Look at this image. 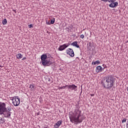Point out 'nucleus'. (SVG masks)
<instances>
[{"label":"nucleus","mask_w":128,"mask_h":128,"mask_svg":"<svg viewBox=\"0 0 128 128\" xmlns=\"http://www.w3.org/2000/svg\"><path fill=\"white\" fill-rule=\"evenodd\" d=\"M54 22H56V20H55L54 18H53L51 20V21H50V24H54Z\"/></svg>","instance_id":"obj_18"},{"label":"nucleus","mask_w":128,"mask_h":128,"mask_svg":"<svg viewBox=\"0 0 128 128\" xmlns=\"http://www.w3.org/2000/svg\"><path fill=\"white\" fill-rule=\"evenodd\" d=\"M92 96H94V94H91Z\"/></svg>","instance_id":"obj_29"},{"label":"nucleus","mask_w":128,"mask_h":128,"mask_svg":"<svg viewBox=\"0 0 128 128\" xmlns=\"http://www.w3.org/2000/svg\"><path fill=\"white\" fill-rule=\"evenodd\" d=\"M0 120L2 121V122H0L1 124H4V121L2 118H1Z\"/></svg>","instance_id":"obj_24"},{"label":"nucleus","mask_w":128,"mask_h":128,"mask_svg":"<svg viewBox=\"0 0 128 128\" xmlns=\"http://www.w3.org/2000/svg\"><path fill=\"white\" fill-rule=\"evenodd\" d=\"M46 24H48L49 26H50L51 24H50V21H48H48L46 20Z\"/></svg>","instance_id":"obj_22"},{"label":"nucleus","mask_w":128,"mask_h":128,"mask_svg":"<svg viewBox=\"0 0 128 128\" xmlns=\"http://www.w3.org/2000/svg\"><path fill=\"white\" fill-rule=\"evenodd\" d=\"M28 26L29 28H32V24H30L28 25Z\"/></svg>","instance_id":"obj_23"},{"label":"nucleus","mask_w":128,"mask_h":128,"mask_svg":"<svg viewBox=\"0 0 128 128\" xmlns=\"http://www.w3.org/2000/svg\"><path fill=\"white\" fill-rule=\"evenodd\" d=\"M100 64V60H97L95 62H92V64Z\"/></svg>","instance_id":"obj_14"},{"label":"nucleus","mask_w":128,"mask_h":128,"mask_svg":"<svg viewBox=\"0 0 128 128\" xmlns=\"http://www.w3.org/2000/svg\"><path fill=\"white\" fill-rule=\"evenodd\" d=\"M128 126V120L127 122H126V126Z\"/></svg>","instance_id":"obj_28"},{"label":"nucleus","mask_w":128,"mask_h":128,"mask_svg":"<svg viewBox=\"0 0 128 128\" xmlns=\"http://www.w3.org/2000/svg\"><path fill=\"white\" fill-rule=\"evenodd\" d=\"M126 122V118H124L122 120V124H124V122Z\"/></svg>","instance_id":"obj_21"},{"label":"nucleus","mask_w":128,"mask_h":128,"mask_svg":"<svg viewBox=\"0 0 128 128\" xmlns=\"http://www.w3.org/2000/svg\"><path fill=\"white\" fill-rule=\"evenodd\" d=\"M30 88L31 90H34L36 89V87L34 86V84H31L30 86Z\"/></svg>","instance_id":"obj_16"},{"label":"nucleus","mask_w":128,"mask_h":128,"mask_svg":"<svg viewBox=\"0 0 128 128\" xmlns=\"http://www.w3.org/2000/svg\"><path fill=\"white\" fill-rule=\"evenodd\" d=\"M116 0H107V2H116Z\"/></svg>","instance_id":"obj_19"},{"label":"nucleus","mask_w":128,"mask_h":128,"mask_svg":"<svg viewBox=\"0 0 128 128\" xmlns=\"http://www.w3.org/2000/svg\"><path fill=\"white\" fill-rule=\"evenodd\" d=\"M12 112V108H7L2 113V114H4V118H10L12 114V112Z\"/></svg>","instance_id":"obj_5"},{"label":"nucleus","mask_w":128,"mask_h":128,"mask_svg":"<svg viewBox=\"0 0 128 128\" xmlns=\"http://www.w3.org/2000/svg\"><path fill=\"white\" fill-rule=\"evenodd\" d=\"M16 58H18V60H20V58H22V54L19 53L16 55Z\"/></svg>","instance_id":"obj_15"},{"label":"nucleus","mask_w":128,"mask_h":128,"mask_svg":"<svg viewBox=\"0 0 128 128\" xmlns=\"http://www.w3.org/2000/svg\"><path fill=\"white\" fill-rule=\"evenodd\" d=\"M70 44H64L63 45H61L60 46L59 48H58V50L60 52H62V50H64L66 48H68V46H70Z\"/></svg>","instance_id":"obj_7"},{"label":"nucleus","mask_w":128,"mask_h":128,"mask_svg":"<svg viewBox=\"0 0 128 128\" xmlns=\"http://www.w3.org/2000/svg\"><path fill=\"white\" fill-rule=\"evenodd\" d=\"M102 84L104 85V88H106L107 90H110L114 84V76L109 75L107 77L104 78L102 80Z\"/></svg>","instance_id":"obj_1"},{"label":"nucleus","mask_w":128,"mask_h":128,"mask_svg":"<svg viewBox=\"0 0 128 128\" xmlns=\"http://www.w3.org/2000/svg\"><path fill=\"white\" fill-rule=\"evenodd\" d=\"M68 88L69 90H76V86L74 84H72V85H68Z\"/></svg>","instance_id":"obj_11"},{"label":"nucleus","mask_w":128,"mask_h":128,"mask_svg":"<svg viewBox=\"0 0 128 128\" xmlns=\"http://www.w3.org/2000/svg\"><path fill=\"white\" fill-rule=\"evenodd\" d=\"M71 46H76V48H80V46L78 44L77 42H72L71 44Z\"/></svg>","instance_id":"obj_13"},{"label":"nucleus","mask_w":128,"mask_h":128,"mask_svg":"<svg viewBox=\"0 0 128 128\" xmlns=\"http://www.w3.org/2000/svg\"><path fill=\"white\" fill-rule=\"evenodd\" d=\"M10 100L12 101V104L15 106H20V99L18 96L11 97Z\"/></svg>","instance_id":"obj_4"},{"label":"nucleus","mask_w":128,"mask_h":128,"mask_svg":"<svg viewBox=\"0 0 128 128\" xmlns=\"http://www.w3.org/2000/svg\"><path fill=\"white\" fill-rule=\"evenodd\" d=\"M118 6V2H113L109 5V6L110 8H116Z\"/></svg>","instance_id":"obj_12"},{"label":"nucleus","mask_w":128,"mask_h":128,"mask_svg":"<svg viewBox=\"0 0 128 128\" xmlns=\"http://www.w3.org/2000/svg\"><path fill=\"white\" fill-rule=\"evenodd\" d=\"M62 124V120H60L57 122L56 124L54 125V128H58L60 125Z\"/></svg>","instance_id":"obj_9"},{"label":"nucleus","mask_w":128,"mask_h":128,"mask_svg":"<svg viewBox=\"0 0 128 128\" xmlns=\"http://www.w3.org/2000/svg\"><path fill=\"white\" fill-rule=\"evenodd\" d=\"M6 103L0 102V114H2L5 110H6Z\"/></svg>","instance_id":"obj_6"},{"label":"nucleus","mask_w":128,"mask_h":128,"mask_svg":"<svg viewBox=\"0 0 128 128\" xmlns=\"http://www.w3.org/2000/svg\"><path fill=\"white\" fill-rule=\"evenodd\" d=\"M127 42H128V41H127Z\"/></svg>","instance_id":"obj_31"},{"label":"nucleus","mask_w":128,"mask_h":128,"mask_svg":"<svg viewBox=\"0 0 128 128\" xmlns=\"http://www.w3.org/2000/svg\"><path fill=\"white\" fill-rule=\"evenodd\" d=\"M102 2H108V0H101Z\"/></svg>","instance_id":"obj_26"},{"label":"nucleus","mask_w":128,"mask_h":128,"mask_svg":"<svg viewBox=\"0 0 128 128\" xmlns=\"http://www.w3.org/2000/svg\"><path fill=\"white\" fill-rule=\"evenodd\" d=\"M96 72L97 74H98V72H102V66H97L96 68Z\"/></svg>","instance_id":"obj_10"},{"label":"nucleus","mask_w":128,"mask_h":128,"mask_svg":"<svg viewBox=\"0 0 128 128\" xmlns=\"http://www.w3.org/2000/svg\"><path fill=\"white\" fill-rule=\"evenodd\" d=\"M80 111H77L74 114H70L69 118L71 122L76 124H80Z\"/></svg>","instance_id":"obj_2"},{"label":"nucleus","mask_w":128,"mask_h":128,"mask_svg":"<svg viewBox=\"0 0 128 128\" xmlns=\"http://www.w3.org/2000/svg\"><path fill=\"white\" fill-rule=\"evenodd\" d=\"M40 60L42 64L44 66H49L52 64V62L50 60V58H48L46 54H43L41 56Z\"/></svg>","instance_id":"obj_3"},{"label":"nucleus","mask_w":128,"mask_h":128,"mask_svg":"<svg viewBox=\"0 0 128 128\" xmlns=\"http://www.w3.org/2000/svg\"><path fill=\"white\" fill-rule=\"evenodd\" d=\"M2 24L4 25L6 24H8V21H6V19H4V20H2Z\"/></svg>","instance_id":"obj_17"},{"label":"nucleus","mask_w":128,"mask_h":128,"mask_svg":"<svg viewBox=\"0 0 128 128\" xmlns=\"http://www.w3.org/2000/svg\"><path fill=\"white\" fill-rule=\"evenodd\" d=\"M68 85H66L65 86H63L62 87H60V90H62V88H66L68 87Z\"/></svg>","instance_id":"obj_20"},{"label":"nucleus","mask_w":128,"mask_h":128,"mask_svg":"<svg viewBox=\"0 0 128 128\" xmlns=\"http://www.w3.org/2000/svg\"><path fill=\"white\" fill-rule=\"evenodd\" d=\"M84 38V34L80 35V38Z\"/></svg>","instance_id":"obj_25"},{"label":"nucleus","mask_w":128,"mask_h":128,"mask_svg":"<svg viewBox=\"0 0 128 128\" xmlns=\"http://www.w3.org/2000/svg\"><path fill=\"white\" fill-rule=\"evenodd\" d=\"M66 52L67 54H68L72 58H74V50L70 48H68L66 50Z\"/></svg>","instance_id":"obj_8"},{"label":"nucleus","mask_w":128,"mask_h":128,"mask_svg":"<svg viewBox=\"0 0 128 128\" xmlns=\"http://www.w3.org/2000/svg\"><path fill=\"white\" fill-rule=\"evenodd\" d=\"M14 12H16V10H14Z\"/></svg>","instance_id":"obj_30"},{"label":"nucleus","mask_w":128,"mask_h":128,"mask_svg":"<svg viewBox=\"0 0 128 128\" xmlns=\"http://www.w3.org/2000/svg\"><path fill=\"white\" fill-rule=\"evenodd\" d=\"M26 60V58L24 57V58L22 59V60Z\"/></svg>","instance_id":"obj_27"}]
</instances>
